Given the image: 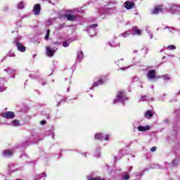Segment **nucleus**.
Returning <instances> with one entry per match:
<instances>
[{
	"label": "nucleus",
	"mask_w": 180,
	"mask_h": 180,
	"mask_svg": "<svg viewBox=\"0 0 180 180\" xmlns=\"http://www.w3.org/2000/svg\"><path fill=\"white\" fill-rule=\"evenodd\" d=\"M57 51V48H51L50 46H46V54L48 57H53L54 53Z\"/></svg>",
	"instance_id": "obj_1"
},
{
	"label": "nucleus",
	"mask_w": 180,
	"mask_h": 180,
	"mask_svg": "<svg viewBox=\"0 0 180 180\" xmlns=\"http://www.w3.org/2000/svg\"><path fill=\"white\" fill-rule=\"evenodd\" d=\"M32 11L36 16H39L41 11V6L39 4H34Z\"/></svg>",
	"instance_id": "obj_2"
},
{
	"label": "nucleus",
	"mask_w": 180,
	"mask_h": 180,
	"mask_svg": "<svg viewBox=\"0 0 180 180\" xmlns=\"http://www.w3.org/2000/svg\"><path fill=\"white\" fill-rule=\"evenodd\" d=\"M157 77V73L155 70H151L147 73V78L148 79H155Z\"/></svg>",
	"instance_id": "obj_3"
},
{
	"label": "nucleus",
	"mask_w": 180,
	"mask_h": 180,
	"mask_svg": "<svg viewBox=\"0 0 180 180\" xmlns=\"http://www.w3.org/2000/svg\"><path fill=\"white\" fill-rule=\"evenodd\" d=\"M4 117L6 119H13L15 117V112L12 111H7L3 114Z\"/></svg>",
	"instance_id": "obj_4"
},
{
	"label": "nucleus",
	"mask_w": 180,
	"mask_h": 180,
	"mask_svg": "<svg viewBox=\"0 0 180 180\" xmlns=\"http://www.w3.org/2000/svg\"><path fill=\"white\" fill-rule=\"evenodd\" d=\"M16 47L18 51H20V53H25V51H26V46H25L23 44H21L20 42L16 43Z\"/></svg>",
	"instance_id": "obj_5"
},
{
	"label": "nucleus",
	"mask_w": 180,
	"mask_h": 180,
	"mask_svg": "<svg viewBox=\"0 0 180 180\" xmlns=\"http://www.w3.org/2000/svg\"><path fill=\"white\" fill-rule=\"evenodd\" d=\"M124 99V93L123 91H120L117 94V99L114 100V103H116L117 101H123Z\"/></svg>",
	"instance_id": "obj_6"
},
{
	"label": "nucleus",
	"mask_w": 180,
	"mask_h": 180,
	"mask_svg": "<svg viewBox=\"0 0 180 180\" xmlns=\"http://www.w3.org/2000/svg\"><path fill=\"white\" fill-rule=\"evenodd\" d=\"M124 8L126 9H133V8H134V3L131 2V1H127L125 3H124Z\"/></svg>",
	"instance_id": "obj_7"
},
{
	"label": "nucleus",
	"mask_w": 180,
	"mask_h": 180,
	"mask_svg": "<svg viewBox=\"0 0 180 180\" xmlns=\"http://www.w3.org/2000/svg\"><path fill=\"white\" fill-rule=\"evenodd\" d=\"M160 12H162V6H158L155 7L153 11H152V14L153 15H158V13H160Z\"/></svg>",
	"instance_id": "obj_8"
},
{
	"label": "nucleus",
	"mask_w": 180,
	"mask_h": 180,
	"mask_svg": "<svg viewBox=\"0 0 180 180\" xmlns=\"http://www.w3.org/2000/svg\"><path fill=\"white\" fill-rule=\"evenodd\" d=\"M65 17L67 18L68 20H70V22H74L77 20V15L71 14H65Z\"/></svg>",
	"instance_id": "obj_9"
},
{
	"label": "nucleus",
	"mask_w": 180,
	"mask_h": 180,
	"mask_svg": "<svg viewBox=\"0 0 180 180\" xmlns=\"http://www.w3.org/2000/svg\"><path fill=\"white\" fill-rule=\"evenodd\" d=\"M153 116H154V113H153V111L151 110H148L145 112L144 117H146V119H151Z\"/></svg>",
	"instance_id": "obj_10"
},
{
	"label": "nucleus",
	"mask_w": 180,
	"mask_h": 180,
	"mask_svg": "<svg viewBox=\"0 0 180 180\" xmlns=\"http://www.w3.org/2000/svg\"><path fill=\"white\" fill-rule=\"evenodd\" d=\"M139 131H147V130H150L151 129V127H150V125H146L145 127L143 126H139L137 127Z\"/></svg>",
	"instance_id": "obj_11"
},
{
	"label": "nucleus",
	"mask_w": 180,
	"mask_h": 180,
	"mask_svg": "<svg viewBox=\"0 0 180 180\" xmlns=\"http://www.w3.org/2000/svg\"><path fill=\"white\" fill-rule=\"evenodd\" d=\"M13 155V152H12L10 150H5L3 151L4 157H12Z\"/></svg>",
	"instance_id": "obj_12"
},
{
	"label": "nucleus",
	"mask_w": 180,
	"mask_h": 180,
	"mask_svg": "<svg viewBox=\"0 0 180 180\" xmlns=\"http://www.w3.org/2000/svg\"><path fill=\"white\" fill-rule=\"evenodd\" d=\"M102 84H103V79H100L94 83L93 88H96V86H98V85H102Z\"/></svg>",
	"instance_id": "obj_13"
},
{
	"label": "nucleus",
	"mask_w": 180,
	"mask_h": 180,
	"mask_svg": "<svg viewBox=\"0 0 180 180\" xmlns=\"http://www.w3.org/2000/svg\"><path fill=\"white\" fill-rule=\"evenodd\" d=\"M96 140H101V141H103V134H96L95 135Z\"/></svg>",
	"instance_id": "obj_14"
},
{
	"label": "nucleus",
	"mask_w": 180,
	"mask_h": 180,
	"mask_svg": "<svg viewBox=\"0 0 180 180\" xmlns=\"http://www.w3.org/2000/svg\"><path fill=\"white\" fill-rule=\"evenodd\" d=\"M172 12H173V13H180V5L177 6L176 7L172 8Z\"/></svg>",
	"instance_id": "obj_15"
},
{
	"label": "nucleus",
	"mask_w": 180,
	"mask_h": 180,
	"mask_svg": "<svg viewBox=\"0 0 180 180\" xmlns=\"http://www.w3.org/2000/svg\"><path fill=\"white\" fill-rule=\"evenodd\" d=\"M141 33H143L141 30L139 28L134 30V34H136L137 36H141Z\"/></svg>",
	"instance_id": "obj_16"
},
{
	"label": "nucleus",
	"mask_w": 180,
	"mask_h": 180,
	"mask_svg": "<svg viewBox=\"0 0 180 180\" xmlns=\"http://www.w3.org/2000/svg\"><path fill=\"white\" fill-rule=\"evenodd\" d=\"M23 8H25V4H23V1H21L18 4V8L23 9Z\"/></svg>",
	"instance_id": "obj_17"
},
{
	"label": "nucleus",
	"mask_w": 180,
	"mask_h": 180,
	"mask_svg": "<svg viewBox=\"0 0 180 180\" xmlns=\"http://www.w3.org/2000/svg\"><path fill=\"white\" fill-rule=\"evenodd\" d=\"M13 124L15 127H18V126H19L20 124V122H19V120H15L14 121H13Z\"/></svg>",
	"instance_id": "obj_18"
},
{
	"label": "nucleus",
	"mask_w": 180,
	"mask_h": 180,
	"mask_svg": "<svg viewBox=\"0 0 180 180\" xmlns=\"http://www.w3.org/2000/svg\"><path fill=\"white\" fill-rule=\"evenodd\" d=\"M50 39V30H47L46 34L45 36V39L49 40Z\"/></svg>",
	"instance_id": "obj_19"
},
{
	"label": "nucleus",
	"mask_w": 180,
	"mask_h": 180,
	"mask_svg": "<svg viewBox=\"0 0 180 180\" xmlns=\"http://www.w3.org/2000/svg\"><path fill=\"white\" fill-rule=\"evenodd\" d=\"M77 57L81 59L84 58V53L82 52V51L78 52Z\"/></svg>",
	"instance_id": "obj_20"
},
{
	"label": "nucleus",
	"mask_w": 180,
	"mask_h": 180,
	"mask_svg": "<svg viewBox=\"0 0 180 180\" xmlns=\"http://www.w3.org/2000/svg\"><path fill=\"white\" fill-rule=\"evenodd\" d=\"M89 180H106L105 179H102L101 176H97L96 178H90Z\"/></svg>",
	"instance_id": "obj_21"
},
{
	"label": "nucleus",
	"mask_w": 180,
	"mask_h": 180,
	"mask_svg": "<svg viewBox=\"0 0 180 180\" xmlns=\"http://www.w3.org/2000/svg\"><path fill=\"white\" fill-rule=\"evenodd\" d=\"M167 49L169 50H176V46H175V45H170L167 46Z\"/></svg>",
	"instance_id": "obj_22"
},
{
	"label": "nucleus",
	"mask_w": 180,
	"mask_h": 180,
	"mask_svg": "<svg viewBox=\"0 0 180 180\" xmlns=\"http://www.w3.org/2000/svg\"><path fill=\"white\" fill-rule=\"evenodd\" d=\"M122 179L124 180L130 179V176L129 174H125L124 176H123Z\"/></svg>",
	"instance_id": "obj_23"
},
{
	"label": "nucleus",
	"mask_w": 180,
	"mask_h": 180,
	"mask_svg": "<svg viewBox=\"0 0 180 180\" xmlns=\"http://www.w3.org/2000/svg\"><path fill=\"white\" fill-rule=\"evenodd\" d=\"M150 151H151L152 153H154V152L157 151V147H155V146L152 147V148H150Z\"/></svg>",
	"instance_id": "obj_24"
},
{
	"label": "nucleus",
	"mask_w": 180,
	"mask_h": 180,
	"mask_svg": "<svg viewBox=\"0 0 180 180\" xmlns=\"http://www.w3.org/2000/svg\"><path fill=\"white\" fill-rule=\"evenodd\" d=\"M90 27H91L92 29L98 27V23L91 25Z\"/></svg>",
	"instance_id": "obj_25"
},
{
	"label": "nucleus",
	"mask_w": 180,
	"mask_h": 180,
	"mask_svg": "<svg viewBox=\"0 0 180 180\" xmlns=\"http://www.w3.org/2000/svg\"><path fill=\"white\" fill-rule=\"evenodd\" d=\"M109 137H110V135H106L105 138H103V140H105V141H109Z\"/></svg>",
	"instance_id": "obj_26"
},
{
	"label": "nucleus",
	"mask_w": 180,
	"mask_h": 180,
	"mask_svg": "<svg viewBox=\"0 0 180 180\" xmlns=\"http://www.w3.org/2000/svg\"><path fill=\"white\" fill-rule=\"evenodd\" d=\"M63 47H68V43H67V41H63Z\"/></svg>",
	"instance_id": "obj_27"
},
{
	"label": "nucleus",
	"mask_w": 180,
	"mask_h": 180,
	"mask_svg": "<svg viewBox=\"0 0 180 180\" xmlns=\"http://www.w3.org/2000/svg\"><path fill=\"white\" fill-rule=\"evenodd\" d=\"M41 124H42V126H44V124H46V121L45 120H42L41 122Z\"/></svg>",
	"instance_id": "obj_28"
},
{
	"label": "nucleus",
	"mask_w": 180,
	"mask_h": 180,
	"mask_svg": "<svg viewBox=\"0 0 180 180\" xmlns=\"http://www.w3.org/2000/svg\"><path fill=\"white\" fill-rule=\"evenodd\" d=\"M39 176L44 177V176H46V174L45 173H42V174H39Z\"/></svg>",
	"instance_id": "obj_29"
},
{
	"label": "nucleus",
	"mask_w": 180,
	"mask_h": 180,
	"mask_svg": "<svg viewBox=\"0 0 180 180\" xmlns=\"http://www.w3.org/2000/svg\"><path fill=\"white\" fill-rule=\"evenodd\" d=\"M124 34H126V33L122 34L123 37H126Z\"/></svg>",
	"instance_id": "obj_30"
}]
</instances>
